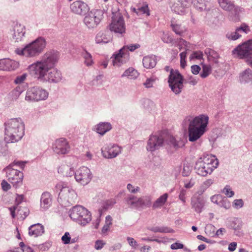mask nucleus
I'll return each instance as SVG.
<instances>
[{"mask_svg":"<svg viewBox=\"0 0 252 252\" xmlns=\"http://www.w3.org/2000/svg\"><path fill=\"white\" fill-rule=\"evenodd\" d=\"M132 9L136 14H146L147 16H149L150 15V11L146 3L143 4L142 6L138 7L137 9L133 8Z\"/></svg>","mask_w":252,"mask_h":252,"instance_id":"nucleus-35","label":"nucleus"},{"mask_svg":"<svg viewBox=\"0 0 252 252\" xmlns=\"http://www.w3.org/2000/svg\"><path fill=\"white\" fill-rule=\"evenodd\" d=\"M104 245L105 243L102 241L97 240L95 243L94 248L96 250H100L103 248Z\"/></svg>","mask_w":252,"mask_h":252,"instance_id":"nucleus-63","label":"nucleus"},{"mask_svg":"<svg viewBox=\"0 0 252 252\" xmlns=\"http://www.w3.org/2000/svg\"><path fill=\"white\" fill-rule=\"evenodd\" d=\"M26 162L24 161H14L12 163L10 164V165H12V168L15 165L18 166L20 167L21 169H24L25 165Z\"/></svg>","mask_w":252,"mask_h":252,"instance_id":"nucleus-60","label":"nucleus"},{"mask_svg":"<svg viewBox=\"0 0 252 252\" xmlns=\"http://www.w3.org/2000/svg\"><path fill=\"white\" fill-rule=\"evenodd\" d=\"M111 32L123 35L126 32V26L123 17H112L111 23L109 26Z\"/></svg>","mask_w":252,"mask_h":252,"instance_id":"nucleus-16","label":"nucleus"},{"mask_svg":"<svg viewBox=\"0 0 252 252\" xmlns=\"http://www.w3.org/2000/svg\"><path fill=\"white\" fill-rule=\"evenodd\" d=\"M69 215L72 220L83 226L90 222L92 220L90 212L80 205L72 207L69 211Z\"/></svg>","mask_w":252,"mask_h":252,"instance_id":"nucleus-6","label":"nucleus"},{"mask_svg":"<svg viewBox=\"0 0 252 252\" xmlns=\"http://www.w3.org/2000/svg\"><path fill=\"white\" fill-rule=\"evenodd\" d=\"M211 71L212 68L210 65L204 64L202 66V71L200 75L202 78H205L211 73Z\"/></svg>","mask_w":252,"mask_h":252,"instance_id":"nucleus-41","label":"nucleus"},{"mask_svg":"<svg viewBox=\"0 0 252 252\" xmlns=\"http://www.w3.org/2000/svg\"><path fill=\"white\" fill-rule=\"evenodd\" d=\"M239 80L242 83H247L252 80V71L250 68L242 72L239 75Z\"/></svg>","mask_w":252,"mask_h":252,"instance_id":"nucleus-28","label":"nucleus"},{"mask_svg":"<svg viewBox=\"0 0 252 252\" xmlns=\"http://www.w3.org/2000/svg\"><path fill=\"white\" fill-rule=\"evenodd\" d=\"M40 202L42 208L44 209L48 208L51 203L50 194L48 192H43L41 197Z\"/></svg>","mask_w":252,"mask_h":252,"instance_id":"nucleus-29","label":"nucleus"},{"mask_svg":"<svg viewBox=\"0 0 252 252\" xmlns=\"http://www.w3.org/2000/svg\"><path fill=\"white\" fill-rule=\"evenodd\" d=\"M191 207L197 213H200L205 205V201L200 195L195 194L191 199Z\"/></svg>","mask_w":252,"mask_h":252,"instance_id":"nucleus-21","label":"nucleus"},{"mask_svg":"<svg viewBox=\"0 0 252 252\" xmlns=\"http://www.w3.org/2000/svg\"><path fill=\"white\" fill-rule=\"evenodd\" d=\"M194 184H195L194 180L193 179H191L189 182L186 183L185 184L184 186L187 189H190L194 186Z\"/></svg>","mask_w":252,"mask_h":252,"instance_id":"nucleus-64","label":"nucleus"},{"mask_svg":"<svg viewBox=\"0 0 252 252\" xmlns=\"http://www.w3.org/2000/svg\"><path fill=\"white\" fill-rule=\"evenodd\" d=\"M172 22H173L172 21ZM171 26L172 27L173 30L176 34L181 35L183 33V30L180 29V26L179 25L174 24L172 23Z\"/></svg>","mask_w":252,"mask_h":252,"instance_id":"nucleus-53","label":"nucleus"},{"mask_svg":"<svg viewBox=\"0 0 252 252\" xmlns=\"http://www.w3.org/2000/svg\"><path fill=\"white\" fill-rule=\"evenodd\" d=\"M164 141L162 135H151L147 141L146 149L151 152L158 150L163 146Z\"/></svg>","mask_w":252,"mask_h":252,"instance_id":"nucleus-15","label":"nucleus"},{"mask_svg":"<svg viewBox=\"0 0 252 252\" xmlns=\"http://www.w3.org/2000/svg\"><path fill=\"white\" fill-rule=\"evenodd\" d=\"M113 35L109 29H105L99 32L95 36V41L97 44L107 43L112 40Z\"/></svg>","mask_w":252,"mask_h":252,"instance_id":"nucleus-19","label":"nucleus"},{"mask_svg":"<svg viewBox=\"0 0 252 252\" xmlns=\"http://www.w3.org/2000/svg\"><path fill=\"white\" fill-rule=\"evenodd\" d=\"M126 204L131 208H141V198L133 195H129L126 198Z\"/></svg>","mask_w":252,"mask_h":252,"instance_id":"nucleus-23","label":"nucleus"},{"mask_svg":"<svg viewBox=\"0 0 252 252\" xmlns=\"http://www.w3.org/2000/svg\"><path fill=\"white\" fill-rule=\"evenodd\" d=\"M127 189L131 193H135L139 191V188L138 187H136L135 188L131 184H128L127 185Z\"/></svg>","mask_w":252,"mask_h":252,"instance_id":"nucleus-51","label":"nucleus"},{"mask_svg":"<svg viewBox=\"0 0 252 252\" xmlns=\"http://www.w3.org/2000/svg\"><path fill=\"white\" fill-rule=\"evenodd\" d=\"M60 172H62L64 176L67 177L75 176V172L73 168H70L68 166H63L60 168Z\"/></svg>","mask_w":252,"mask_h":252,"instance_id":"nucleus-37","label":"nucleus"},{"mask_svg":"<svg viewBox=\"0 0 252 252\" xmlns=\"http://www.w3.org/2000/svg\"><path fill=\"white\" fill-rule=\"evenodd\" d=\"M155 81V79L153 78L147 79L145 82L143 83V85L147 88H150L153 87V84Z\"/></svg>","mask_w":252,"mask_h":252,"instance_id":"nucleus-50","label":"nucleus"},{"mask_svg":"<svg viewBox=\"0 0 252 252\" xmlns=\"http://www.w3.org/2000/svg\"><path fill=\"white\" fill-rule=\"evenodd\" d=\"M111 128L112 126L110 123H100L97 125L96 130L97 133L102 135Z\"/></svg>","mask_w":252,"mask_h":252,"instance_id":"nucleus-30","label":"nucleus"},{"mask_svg":"<svg viewBox=\"0 0 252 252\" xmlns=\"http://www.w3.org/2000/svg\"><path fill=\"white\" fill-rule=\"evenodd\" d=\"M121 152L120 147L116 145H109L101 149V153L104 158H112L116 157Z\"/></svg>","mask_w":252,"mask_h":252,"instance_id":"nucleus-18","label":"nucleus"},{"mask_svg":"<svg viewBox=\"0 0 252 252\" xmlns=\"http://www.w3.org/2000/svg\"><path fill=\"white\" fill-rule=\"evenodd\" d=\"M71 238L68 232H65L62 237V240L64 244H68L70 243Z\"/></svg>","mask_w":252,"mask_h":252,"instance_id":"nucleus-54","label":"nucleus"},{"mask_svg":"<svg viewBox=\"0 0 252 252\" xmlns=\"http://www.w3.org/2000/svg\"><path fill=\"white\" fill-rule=\"evenodd\" d=\"M244 206V201L242 199H235L233 202V206L237 209L242 208Z\"/></svg>","mask_w":252,"mask_h":252,"instance_id":"nucleus-48","label":"nucleus"},{"mask_svg":"<svg viewBox=\"0 0 252 252\" xmlns=\"http://www.w3.org/2000/svg\"><path fill=\"white\" fill-rule=\"evenodd\" d=\"M101 20L100 17H85L83 21L89 29H94L97 27Z\"/></svg>","mask_w":252,"mask_h":252,"instance_id":"nucleus-24","label":"nucleus"},{"mask_svg":"<svg viewBox=\"0 0 252 252\" xmlns=\"http://www.w3.org/2000/svg\"><path fill=\"white\" fill-rule=\"evenodd\" d=\"M188 43L187 41L183 40V39H181L178 44V46L179 47V48L180 50L181 51L182 50V49L183 48V46H184L185 47V49L186 51L188 50V49L187 48L188 47Z\"/></svg>","mask_w":252,"mask_h":252,"instance_id":"nucleus-59","label":"nucleus"},{"mask_svg":"<svg viewBox=\"0 0 252 252\" xmlns=\"http://www.w3.org/2000/svg\"><path fill=\"white\" fill-rule=\"evenodd\" d=\"M150 230L154 232H160V233H172L173 230L167 227H153L150 228Z\"/></svg>","mask_w":252,"mask_h":252,"instance_id":"nucleus-39","label":"nucleus"},{"mask_svg":"<svg viewBox=\"0 0 252 252\" xmlns=\"http://www.w3.org/2000/svg\"><path fill=\"white\" fill-rule=\"evenodd\" d=\"M241 36V34L237 29L235 32H228L226 34V37L229 40H235Z\"/></svg>","mask_w":252,"mask_h":252,"instance_id":"nucleus-42","label":"nucleus"},{"mask_svg":"<svg viewBox=\"0 0 252 252\" xmlns=\"http://www.w3.org/2000/svg\"><path fill=\"white\" fill-rule=\"evenodd\" d=\"M24 125L20 118L12 119L5 123V140L7 143L19 141L24 134Z\"/></svg>","mask_w":252,"mask_h":252,"instance_id":"nucleus-3","label":"nucleus"},{"mask_svg":"<svg viewBox=\"0 0 252 252\" xmlns=\"http://www.w3.org/2000/svg\"><path fill=\"white\" fill-rule=\"evenodd\" d=\"M219 164V161L216 157L212 155L204 156L198 159L196 162L195 169L196 173L202 176L210 174Z\"/></svg>","mask_w":252,"mask_h":252,"instance_id":"nucleus-4","label":"nucleus"},{"mask_svg":"<svg viewBox=\"0 0 252 252\" xmlns=\"http://www.w3.org/2000/svg\"><path fill=\"white\" fill-rule=\"evenodd\" d=\"M139 73L132 67H129L122 75V77H127L129 79H135L138 76Z\"/></svg>","mask_w":252,"mask_h":252,"instance_id":"nucleus-32","label":"nucleus"},{"mask_svg":"<svg viewBox=\"0 0 252 252\" xmlns=\"http://www.w3.org/2000/svg\"><path fill=\"white\" fill-rule=\"evenodd\" d=\"M57 191L60 190L59 194L58 201L65 207L75 203L77 195L73 189L68 187H64L62 183L56 186Z\"/></svg>","mask_w":252,"mask_h":252,"instance_id":"nucleus-5","label":"nucleus"},{"mask_svg":"<svg viewBox=\"0 0 252 252\" xmlns=\"http://www.w3.org/2000/svg\"><path fill=\"white\" fill-rule=\"evenodd\" d=\"M6 173L8 181L14 187L17 188L22 184L23 180V173L18 169L12 168V165H9L3 170Z\"/></svg>","mask_w":252,"mask_h":252,"instance_id":"nucleus-10","label":"nucleus"},{"mask_svg":"<svg viewBox=\"0 0 252 252\" xmlns=\"http://www.w3.org/2000/svg\"><path fill=\"white\" fill-rule=\"evenodd\" d=\"M157 63V57L154 55L146 56L143 59V65L147 69L154 68L156 66Z\"/></svg>","mask_w":252,"mask_h":252,"instance_id":"nucleus-26","label":"nucleus"},{"mask_svg":"<svg viewBox=\"0 0 252 252\" xmlns=\"http://www.w3.org/2000/svg\"><path fill=\"white\" fill-rule=\"evenodd\" d=\"M46 45L45 39L39 37L25 47L26 57H33L40 54Z\"/></svg>","mask_w":252,"mask_h":252,"instance_id":"nucleus-7","label":"nucleus"},{"mask_svg":"<svg viewBox=\"0 0 252 252\" xmlns=\"http://www.w3.org/2000/svg\"><path fill=\"white\" fill-rule=\"evenodd\" d=\"M18 62L9 59H6L5 70H13L18 68Z\"/></svg>","mask_w":252,"mask_h":252,"instance_id":"nucleus-34","label":"nucleus"},{"mask_svg":"<svg viewBox=\"0 0 252 252\" xmlns=\"http://www.w3.org/2000/svg\"><path fill=\"white\" fill-rule=\"evenodd\" d=\"M141 208H148L152 205V197L150 195H145L140 197Z\"/></svg>","mask_w":252,"mask_h":252,"instance_id":"nucleus-36","label":"nucleus"},{"mask_svg":"<svg viewBox=\"0 0 252 252\" xmlns=\"http://www.w3.org/2000/svg\"><path fill=\"white\" fill-rule=\"evenodd\" d=\"M25 90V88L22 85L18 86L11 92L13 98L17 99L21 93Z\"/></svg>","mask_w":252,"mask_h":252,"instance_id":"nucleus-40","label":"nucleus"},{"mask_svg":"<svg viewBox=\"0 0 252 252\" xmlns=\"http://www.w3.org/2000/svg\"><path fill=\"white\" fill-rule=\"evenodd\" d=\"M180 64L181 66L184 68L187 64H186V58L187 57V52L186 51L182 52L180 54Z\"/></svg>","mask_w":252,"mask_h":252,"instance_id":"nucleus-46","label":"nucleus"},{"mask_svg":"<svg viewBox=\"0 0 252 252\" xmlns=\"http://www.w3.org/2000/svg\"><path fill=\"white\" fill-rule=\"evenodd\" d=\"M237 29L240 33H241L242 32H244L245 33H248L250 31L249 27L245 24H242L239 28H237Z\"/></svg>","mask_w":252,"mask_h":252,"instance_id":"nucleus-52","label":"nucleus"},{"mask_svg":"<svg viewBox=\"0 0 252 252\" xmlns=\"http://www.w3.org/2000/svg\"><path fill=\"white\" fill-rule=\"evenodd\" d=\"M170 248L172 250L181 249L184 248V245L181 243L176 242L172 244L171 245Z\"/></svg>","mask_w":252,"mask_h":252,"instance_id":"nucleus-61","label":"nucleus"},{"mask_svg":"<svg viewBox=\"0 0 252 252\" xmlns=\"http://www.w3.org/2000/svg\"><path fill=\"white\" fill-rule=\"evenodd\" d=\"M113 64L115 67H120L126 63L129 60V52L127 51L126 46L121 48L118 53L115 54L111 57Z\"/></svg>","mask_w":252,"mask_h":252,"instance_id":"nucleus-12","label":"nucleus"},{"mask_svg":"<svg viewBox=\"0 0 252 252\" xmlns=\"http://www.w3.org/2000/svg\"><path fill=\"white\" fill-rule=\"evenodd\" d=\"M233 55L240 59H245L252 66V40H249L239 45L232 51Z\"/></svg>","mask_w":252,"mask_h":252,"instance_id":"nucleus-8","label":"nucleus"},{"mask_svg":"<svg viewBox=\"0 0 252 252\" xmlns=\"http://www.w3.org/2000/svg\"><path fill=\"white\" fill-rule=\"evenodd\" d=\"M193 0H179L182 9H181V12H183L185 11V8H188L192 3Z\"/></svg>","mask_w":252,"mask_h":252,"instance_id":"nucleus-43","label":"nucleus"},{"mask_svg":"<svg viewBox=\"0 0 252 252\" xmlns=\"http://www.w3.org/2000/svg\"><path fill=\"white\" fill-rule=\"evenodd\" d=\"M168 194L165 193L158 198L153 203L154 209L159 208L163 206L167 201Z\"/></svg>","mask_w":252,"mask_h":252,"instance_id":"nucleus-31","label":"nucleus"},{"mask_svg":"<svg viewBox=\"0 0 252 252\" xmlns=\"http://www.w3.org/2000/svg\"><path fill=\"white\" fill-rule=\"evenodd\" d=\"M70 8L72 11L75 14L80 15H86L89 10L88 5L80 0L73 2L71 4Z\"/></svg>","mask_w":252,"mask_h":252,"instance_id":"nucleus-17","label":"nucleus"},{"mask_svg":"<svg viewBox=\"0 0 252 252\" xmlns=\"http://www.w3.org/2000/svg\"><path fill=\"white\" fill-rule=\"evenodd\" d=\"M201 68L198 65H192L191 66V71L194 75L198 74Z\"/></svg>","mask_w":252,"mask_h":252,"instance_id":"nucleus-58","label":"nucleus"},{"mask_svg":"<svg viewBox=\"0 0 252 252\" xmlns=\"http://www.w3.org/2000/svg\"><path fill=\"white\" fill-rule=\"evenodd\" d=\"M59 60V53L55 51L46 52L40 59L28 66L29 73L39 79L58 83L62 78L60 71L54 68Z\"/></svg>","mask_w":252,"mask_h":252,"instance_id":"nucleus-1","label":"nucleus"},{"mask_svg":"<svg viewBox=\"0 0 252 252\" xmlns=\"http://www.w3.org/2000/svg\"><path fill=\"white\" fill-rule=\"evenodd\" d=\"M14 24L12 33L13 39L15 42L21 41L25 37V27L24 25L18 22H14Z\"/></svg>","mask_w":252,"mask_h":252,"instance_id":"nucleus-20","label":"nucleus"},{"mask_svg":"<svg viewBox=\"0 0 252 252\" xmlns=\"http://www.w3.org/2000/svg\"><path fill=\"white\" fill-rule=\"evenodd\" d=\"M48 96V93L45 90L34 87L28 90L25 99L28 101H39L46 99Z\"/></svg>","mask_w":252,"mask_h":252,"instance_id":"nucleus-11","label":"nucleus"},{"mask_svg":"<svg viewBox=\"0 0 252 252\" xmlns=\"http://www.w3.org/2000/svg\"><path fill=\"white\" fill-rule=\"evenodd\" d=\"M129 245L134 249H136L138 246L137 242L131 237H127L126 238Z\"/></svg>","mask_w":252,"mask_h":252,"instance_id":"nucleus-55","label":"nucleus"},{"mask_svg":"<svg viewBox=\"0 0 252 252\" xmlns=\"http://www.w3.org/2000/svg\"><path fill=\"white\" fill-rule=\"evenodd\" d=\"M220 6L225 10L231 11L234 8L233 3L229 0H218Z\"/></svg>","mask_w":252,"mask_h":252,"instance_id":"nucleus-33","label":"nucleus"},{"mask_svg":"<svg viewBox=\"0 0 252 252\" xmlns=\"http://www.w3.org/2000/svg\"><path fill=\"white\" fill-rule=\"evenodd\" d=\"M223 192L228 197H231L234 195V191L229 186H226L223 189Z\"/></svg>","mask_w":252,"mask_h":252,"instance_id":"nucleus-47","label":"nucleus"},{"mask_svg":"<svg viewBox=\"0 0 252 252\" xmlns=\"http://www.w3.org/2000/svg\"><path fill=\"white\" fill-rule=\"evenodd\" d=\"M82 56L84 59V63L87 66H90L94 63L91 54L88 52L86 50H85L82 53Z\"/></svg>","mask_w":252,"mask_h":252,"instance_id":"nucleus-38","label":"nucleus"},{"mask_svg":"<svg viewBox=\"0 0 252 252\" xmlns=\"http://www.w3.org/2000/svg\"><path fill=\"white\" fill-rule=\"evenodd\" d=\"M1 187L4 191L8 190L10 188V185L5 180H3L1 183Z\"/></svg>","mask_w":252,"mask_h":252,"instance_id":"nucleus-62","label":"nucleus"},{"mask_svg":"<svg viewBox=\"0 0 252 252\" xmlns=\"http://www.w3.org/2000/svg\"><path fill=\"white\" fill-rule=\"evenodd\" d=\"M220 206L223 207L225 209L229 208L230 207V203L227 199L225 197H223V200L220 203Z\"/></svg>","mask_w":252,"mask_h":252,"instance_id":"nucleus-57","label":"nucleus"},{"mask_svg":"<svg viewBox=\"0 0 252 252\" xmlns=\"http://www.w3.org/2000/svg\"><path fill=\"white\" fill-rule=\"evenodd\" d=\"M44 232V227L40 223L33 224L29 228V235L35 237L41 235Z\"/></svg>","mask_w":252,"mask_h":252,"instance_id":"nucleus-27","label":"nucleus"},{"mask_svg":"<svg viewBox=\"0 0 252 252\" xmlns=\"http://www.w3.org/2000/svg\"><path fill=\"white\" fill-rule=\"evenodd\" d=\"M92 177L90 170L85 166L79 168L75 174L76 181L83 185L88 184L92 180Z\"/></svg>","mask_w":252,"mask_h":252,"instance_id":"nucleus-13","label":"nucleus"},{"mask_svg":"<svg viewBox=\"0 0 252 252\" xmlns=\"http://www.w3.org/2000/svg\"><path fill=\"white\" fill-rule=\"evenodd\" d=\"M70 147L67 140L63 138L56 139L52 145L54 152L58 155H65L69 153Z\"/></svg>","mask_w":252,"mask_h":252,"instance_id":"nucleus-14","label":"nucleus"},{"mask_svg":"<svg viewBox=\"0 0 252 252\" xmlns=\"http://www.w3.org/2000/svg\"><path fill=\"white\" fill-rule=\"evenodd\" d=\"M168 82L171 90L176 94H179L183 88V77L177 70H170Z\"/></svg>","mask_w":252,"mask_h":252,"instance_id":"nucleus-9","label":"nucleus"},{"mask_svg":"<svg viewBox=\"0 0 252 252\" xmlns=\"http://www.w3.org/2000/svg\"><path fill=\"white\" fill-rule=\"evenodd\" d=\"M192 3L200 11L209 10L211 6V0H193Z\"/></svg>","mask_w":252,"mask_h":252,"instance_id":"nucleus-22","label":"nucleus"},{"mask_svg":"<svg viewBox=\"0 0 252 252\" xmlns=\"http://www.w3.org/2000/svg\"><path fill=\"white\" fill-rule=\"evenodd\" d=\"M187 193V191L186 189H182L180 192L179 197V199L182 201L183 203H186V195Z\"/></svg>","mask_w":252,"mask_h":252,"instance_id":"nucleus-56","label":"nucleus"},{"mask_svg":"<svg viewBox=\"0 0 252 252\" xmlns=\"http://www.w3.org/2000/svg\"><path fill=\"white\" fill-rule=\"evenodd\" d=\"M208 122L209 117L206 115L187 116L183 124L188 127L189 140L194 142L199 139L207 130Z\"/></svg>","mask_w":252,"mask_h":252,"instance_id":"nucleus-2","label":"nucleus"},{"mask_svg":"<svg viewBox=\"0 0 252 252\" xmlns=\"http://www.w3.org/2000/svg\"><path fill=\"white\" fill-rule=\"evenodd\" d=\"M211 200L214 203L219 205L221 201L223 200V196L220 194L215 195L211 197Z\"/></svg>","mask_w":252,"mask_h":252,"instance_id":"nucleus-44","label":"nucleus"},{"mask_svg":"<svg viewBox=\"0 0 252 252\" xmlns=\"http://www.w3.org/2000/svg\"><path fill=\"white\" fill-rule=\"evenodd\" d=\"M165 141L167 144L172 147L175 150L181 148L185 145V143L183 140L181 139H176L171 135L169 136Z\"/></svg>","mask_w":252,"mask_h":252,"instance_id":"nucleus-25","label":"nucleus"},{"mask_svg":"<svg viewBox=\"0 0 252 252\" xmlns=\"http://www.w3.org/2000/svg\"><path fill=\"white\" fill-rule=\"evenodd\" d=\"M203 54L200 51L194 52L189 57L190 60L196 59L200 60L202 58Z\"/></svg>","mask_w":252,"mask_h":252,"instance_id":"nucleus-49","label":"nucleus"},{"mask_svg":"<svg viewBox=\"0 0 252 252\" xmlns=\"http://www.w3.org/2000/svg\"><path fill=\"white\" fill-rule=\"evenodd\" d=\"M27 77V74L26 73H24L21 75L18 76L15 78L14 83L16 84H19V85H21V84L25 81Z\"/></svg>","mask_w":252,"mask_h":252,"instance_id":"nucleus-45","label":"nucleus"}]
</instances>
